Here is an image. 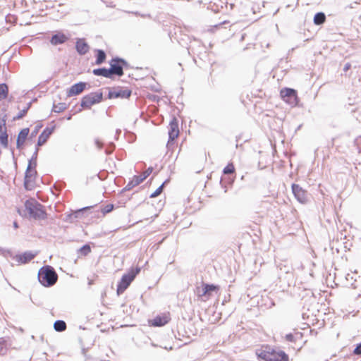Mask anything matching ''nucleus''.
Here are the masks:
<instances>
[{"label": "nucleus", "mask_w": 361, "mask_h": 361, "mask_svg": "<svg viewBox=\"0 0 361 361\" xmlns=\"http://www.w3.org/2000/svg\"><path fill=\"white\" fill-rule=\"evenodd\" d=\"M37 153H38V148H36L31 159L30 161H32V166L35 168L37 165Z\"/></svg>", "instance_id": "nucleus-33"}, {"label": "nucleus", "mask_w": 361, "mask_h": 361, "mask_svg": "<svg viewBox=\"0 0 361 361\" xmlns=\"http://www.w3.org/2000/svg\"><path fill=\"white\" fill-rule=\"evenodd\" d=\"M85 209H86V208H83V209H82V210H85ZM81 211H82V209H81V210H79L78 212H80Z\"/></svg>", "instance_id": "nucleus-47"}, {"label": "nucleus", "mask_w": 361, "mask_h": 361, "mask_svg": "<svg viewBox=\"0 0 361 361\" xmlns=\"http://www.w3.org/2000/svg\"><path fill=\"white\" fill-rule=\"evenodd\" d=\"M103 94L101 92H91L84 96L81 101L82 108L90 109L92 105L101 102Z\"/></svg>", "instance_id": "nucleus-6"}, {"label": "nucleus", "mask_w": 361, "mask_h": 361, "mask_svg": "<svg viewBox=\"0 0 361 361\" xmlns=\"http://www.w3.org/2000/svg\"><path fill=\"white\" fill-rule=\"evenodd\" d=\"M31 106V102H29L28 104H27V106L23 109H22L16 116L14 117V119H20L22 118H23L25 114H27V111L29 110V109L30 108Z\"/></svg>", "instance_id": "nucleus-27"}, {"label": "nucleus", "mask_w": 361, "mask_h": 361, "mask_svg": "<svg viewBox=\"0 0 361 361\" xmlns=\"http://www.w3.org/2000/svg\"><path fill=\"white\" fill-rule=\"evenodd\" d=\"M284 268H285V269H284V271H285L286 273H288V272H289V271H290V270H289V269H288H288H286V266H284Z\"/></svg>", "instance_id": "nucleus-43"}, {"label": "nucleus", "mask_w": 361, "mask_h": 361, "mask_svg": "<svg viewBox=\"0 0 361 361\" xmlns=\"http://www.w3.org/2000/svg\"><path fill=\"white\" fill-rule=\"evenodd\" d=\"M58 276L54 269L50 266L42 267L38 272V280L45 287L52 286L57 281Z\"/></svg>", "instance_id": "nucleus-1"}, {"label": "nucleus", "mask_w": 361, "mask_h": 361, "mask_svg": "<svg viewBox=\"0 0 361 361\" xmlns=\"http://www.w3.org/2000/svg\"><path fill=\"white\" fill-rule=\"evenodd\" d=\"M279 269H280L281 270H282V269H283V268H282V264H280V265L279 266Z\"/></svg>", "instance_id": "nucleus-45"}, {"label": "nucleus", "mask_w": 361, "mask_h": 361, "mask_svg": "<svg viewBox=\"0 0 361 361\" xmlns=\"http://www.w3.org/2000/svg\"><path fill=\"white\" fill-rule=\"evenodd\" d=\"M235 168L234 166L232 164H228L224 169V173L225 174H231L234 172Z\"/></svg>", "instance_id": "nucleus-30"}, {"label": "nucleus", "mask_w": 361, "mask_h": 361, "mask_svg": "<svg viewBox=\"0 0 361 361\" xmlns=\"http://www.w3.org/2000/svg\"><path fill=\"white\" fill-rule=\"evenodd\" d=\"M68 39V37L66 35L62 32H57L51 37L50 42L52 45L56 46L65 43Z\"/></svg>", "instance_id": "nucleus-17"}, {"label": "nucleus", "mask_w": 361, "mask_h": 361, "mask_svg": "<svg viewBox=\"0 0 361 361\" xmlns=\"http://www.w3.org/2000/svg\"><path fill=\"white\" fill-rule=\"evenodd\" d=\"M71 118V116H68V118H67L68 120H70Z\"/></svg>", "instance_id": "nucleus-46"}, {"label": "nucleus", "mask_w": 361, "mask_h": 361, "mask_svg": "<svg viewBox=\"0 0 361 361\" xmlns=\"http://www.w3.org/2000/svg\"><path fill=\"white\" fill-rule=\"evenodd\" d=\"M114 209V205L111 204H109L106 205L102 209V212L104 214L111 212Z\"/></svg>", "instance_id": "nucleus-34"}, {"label": "nucleus", "mask_w": 361, "mask_h": 361, "mask_svg": "<svg viewBox=\"0 0 361 361\" xmlns=\"http://www.w3.org/2000/svg\"><path fill=\"white\" fill-rule=\"evenodd\" d=\"M87 86V83L85 82H79L74 84L67 92V97H72L80 94Z\"/></svg>", "instance_id": "nucleus-13"}, {"label": "nucleus", "mask_w": 361, "mask_h": 361, "mask_svg": "<svg viewBox=\"0 0 361 361\" xmlns=\"http://www.w3.org/2000/svg\"><path fill=\"white\" fill-rule=\"evenodd\" d=\"M140 271V267H136L135 269H132L128 274H124L118 284L117 285V294L119 295L122 294L130 286L131 282L134 280L136 275Z\"/></svg>", "instance_id": "nucleus-4"}, {"label": "nucleus", "mask_w": 361, "mask_h": 361, "mask_svg": "<svg viewBox=\"0 0 361 361\" xmlns=\"http://www.w3.org/2000/svg\"><path fill=\"white\" fill-rule=\"evenodd\" d=\"M0 141L3 146L5 147L8 145V135L6 133H3V134L0 135Z\"/></svg>", "instance_id": "nucleus-31"}, {"label": "nucleus", "mask_w": 361, "mask_h": 361, "mask_svg": "<svg viewBox=\"0 0 361 361\" xmlns=\"http://www.w3.org/2000/svg\"><path fill=\"white\" fill-rule=\"evenodd\" d=\"M110 68H109L111 78L113 75L122 76L123 75V68L128 66V63L123 59L116 57L109 62Z\"/></svg>", "instance_id": "nucleus-5"}, {"label": "nucleus", "mask_w": 361, "mask_h": 361, "mask_svg": "<svg viewBox=\"0 0 361 361\" xmlns=\"http://www.w3.org/2000/svg\"><path fill=\"white\" fill-rule=\"evenodd\" d=\"M8 87L6 84H0V99H6L8 96Z\"/></svg>", "instance_id": "nucleus-25"}, {"label": "nucleus", "mask_w": 361, "mask_h": 361, "mask_svg": "<svg viewBox=\"0 0 361 361\" xmlns=\"http://www.w3.org/2000/svg\"><path fill=\"white\" fill-rule=\"evenodd\" d=\"M78 252L81 255L87 256L89 253H90L91 247L89 245L86 244V245H84L83 246H82L79 249Z\"/></svg>", "instance_id": "nucleus-29"}, {"label": "nucleus", "mask_w": 361, "mask_h": 361, "mask_svg": "<svg viewBox=\"0 0 361 361\" xmlns=\"http://www.w3.org/2000/svg\"><path fill=\"white\" fill-rule=\"evenodd\" d=\"M131 90L128 88H114L109 91L108 98L109 99H116V98H121L126 99L128 98L131 95Z\"/></svg>", "instance_id": "nucleus-10"}, {"label": "nucleus", "mask_w": 361, "mask_h": 361, "mask_svg": "<svg viewBox=\"0 0 361 361\" xmlns=\"http://www.w3.org/2000/svg\"><path fill=\"white\" fill-rule=\"evenodd\" d=\"M6 352V344L4 338H0V355H4Z\"/></svg>", "instance_id": "nucleus-32"}, {"label": "nucleus", "mask_w": 361, "mask_h": 361, "mask_svg": "<svg viewBox=\"0 0 361 361\" xmlns=\"http://www.w3.org/2000/svg\"><path fill=\"white\" fill-rule=\"evenodd\" d=\"M115 148V145L114 142H109L106 150H105V152L106 154H111L114 150V149Z\"/></svg>", "instance_id": "nucleus-35"}, {"label": "nucleus", "mask_w": 361, "mask_h": 361, "mask_svg": "<svg viewBox=\"0 0 361 361\" xmlns=\"http://www.w3.org/2000/svg\"><path fill=\"white\" fill-rule=\"evenodd\" d=\"M121 130L118 129L116 130V135H118L121 133Z\"/></svg>", "instance_id": "nucleus-44"}, {"label": "nucleus", "mask_w": 361, "mask_h": 361, "mask_svg": "<svg viewBox=\"0 0 361 361\" xmlns=\"http://www.w3.org/2000/svg\"><path fill=\"white\" fill-rule=\"evenodd\" d=\"M13 227L15 228H18V223L16 221L13 222Z\"/></svg>", "instance_id": "nucleus-42"}, {"label": "nucleus", "mask_w": 361, "mask_h": 361, "mask_svg": "<svg viewBox=\"0 0 361 361\" xmlns=\"http://www.w3.org/2000/svg\"><path fill=\"white\" fill-rule=\"evenodd\" d=\"M3 133H6V123L5 121H0V135L3 134Z\"/></svg>", "instance_id": "nucleus-36"}, {"label": "nucleus", "mask_w": 361, "mask_h": 361, "mask_svg": "<svg viewBox=\"0 0 361 361\" xmlns=\"http://www.w3.org/2000/svg\"><path fill=\"white\" fill-rule=\"evenodd\" d=\"M281 95L283 100L292 106L297 104L296 91L291 88H285L281 91Z\"/></svg>", "instance_id": "nucleus-9"}, {"label": "nucleus", "mask_w": 361, "mask_h": 361, "mask_svg": "<svg viewBox=\"0 0 361 361\" xmlns=\"http://www.w3.org/2000/svg\"><path fill=\"white\" fill-rule=\"evenodd\" d=\"M105 59H106L105 52L102 49H97V59H96L95 63L97 65H100L103 62H104Z\"/></svg>", "instance_id": "nucleus-24"}, {"label": "nucleus", "mask_w": 361, "mask_h": 361, "mask_svg": "<svg viewBox=\"0 0 361 361\" xmlns=\"http://www.w3.org/2000/svg\"><path fill=\"white\" fill-rule=\"evenodd\" d=\"M217 289V287L213 284H203L202 289L198 288V293L200 296L209 295L211 292Z\"/></svg>", "instance_id": "nucleus-19"}, {"label": "nucleus", "mask_w": 361, "mask_h": 361, "mask_svg": "<svg viewBox=\"0 0 361 361\" xmlns=\"http://www.w3.org/2000/svg\"><path fill=\"white\" fill-rule=\"evenodd\" d=\"M36 173L35 168L32 166V161H29L25 175L24 185L25 188L28 189L29 185L34 180Z\"/></svg>", "instance_id": "nucleus-11"}, {"label": "nucleus", "mask_w": 361, "mask_h": 361, "mask_svg": "<svg viewBox=\"0 0 361 361\" xmlns=\"http://www.w3.org/2000/svg\"><path fill=\"white\" fill-rule=\"evenodd\" d=\"M350 66H350V63H346V64L344 66L343 71H347L348 70H349V69H350Z\"/></svg>", "instance_id": "nucleus-40"}, {"label": "nucleus", "mask_w": 361, "mask_h": 361, "mask_svg": "<svg viewBox=\"0 0 361 361\" xmlns=\"http://www.w3.org/2000/svg\"><path fill=\"white\" fill-rule=\"evenodd\" d=\"M94 144L99 149H101L103 147V143L99 139L94 140Z\"/></svg>", "instance_id": "nucleus-39"}, {"label": "nucleus", "mask_w": 361, "mask_h": 361, "mask_svg": "<svg viewBox=\"0 0 361 361\" xmlns=\"http://www.w3.org/2000/svg\"><path fill=\"white\" fill-rule=\"evenodd\" d=\"M35 257V254L31 252H25L22 255H17L14 259L20 264H26Z\"/></svg>", "instance_id": "nucleus-16"}, {"label": "nucleus", "mask_w": 361, "mask_h": 361, "mask_svg": "<svg viewBox=\"0 0 361 361\" xmlns=\"http://www.w3.org/2000/svg\"><path fill=\"white\" fill-rule=\"evenodd\" d=\"M153 171V168L152 166L149 167L141 176H135L133 179L130 181L126 186L124 188V190H130L133 187L141 183L144 180H145Z\"/></svg>", "instance_id": "nucleus-7"}, {"label": "nucleus", "mask_w": 361, "mask_h": 361, "mask_svg": "<svg viewBox=\"0 0 361 361\" xmlns=\"http://www.w3.org/2000/svg\"><path fill=\"white\" fill-rule=\"evenodd\" d=\"M167 182H169V180H166L149 197L154 198L159 196L162 192L164 186Z\"/></svg>", "instance_id": "nucleus-28"}, {"label": "nucleus", "mask_w": 361, "mask_h": 361, "mask_svg": "<svg viewBox=\"0 0 361 361\" xmlns=\"http://www.w3.org/2000/svg\"><path fill=\"white\" fill-rule=\"evenodd\" d=\"M28 133H29L28 128H23L20 131L18 138H17V142H16L18 148H20L24 144V142L28 135Z\"/></svg>", "instance_id": "nucleus-20"}, {"label": "nucleus", "mask_w": 361, "mask_h": 361, "mask_svg": "<svg viewBox=\"0 0 361 361\" xmlns=\"http://www.w3.org/2000/svg\"><path fill=\"white\" fill-rule=\"evenodd\" d=\"M353 353L357 355H361V343L357 345L353 350Z\"/></svg>", "instance_id": "nucleus-37"}, {"label": "nucleus", "mask_w": 361, "mask_h": 361, "mask_svg": "<svg viewBox=\"0 0 361 361\" xmlns=\"http://www.w3.org/2000/svg\"><path fill=\"white\" fill-rule=\"evenodd\" d=\"M67 108L66 103H59L58 104H54L52 111L56 113H60L64 111Z\"/></svg>", "instance_id": "nucleus-26"}, {"label": "nucleus", "mask_w": 361, "mask_h": 361, "mask_svg": "<svg viewBox=\"0 0 361 361\" xmlns=\"http://www.w3.org/2000/svg\"><path fill=\"white\" fill-rule=\"evenodd\" d=\"M257 356L265 361H288V356L282 350H276L266 347L257 353Z\"/></svg>", "instance_id": "nucleus-2"}, {"label": "nucleus", "mask_w": 361, "mask_h": 361, "mask_svg": "<svg viewBox=\"0 0 361 361\" xmlns=\"http://www.w3.org/2000/svg\"><path fill=\"white\" fill-rule=\"evenodd\" d=\"M170 320V317L167 314L158 315L154 317L150 323L154 326H162L166 324Z\"/></svg>", "instance_id": "nucleus-15"}, {"label": "nucleus", "mask_w": 361, "mask_h": 361, "mask_svg": "<svg viewBox=\"0 0 361 361\" xmlns=\"http://www.w3.org/2000/svg\"><path fill=\"white\" fill-rule=\"evenodd\" d=\"M54 329L58 332H62L66 329V324L63 320H56L54 324Z\"/></svg>", "instance_id": "nucleus-23"}, {"label": "nucleus", "mask_w": 361, "mask_h": 361, "mask_svg": "<svg viewBox=\"0 0 361 361\" xmlns=\"http://www.w3.org/2000/svg\"><path fill=\"white\" fill-rule=\"evenodd\" d=\"M227 23H228V22H227L226 20H225V21L222 22V23H220V24L216 25V27H220L221 25H225V24H227Z\"/></svg>", "instance_id": "nucleus-41"}, {"label": "nucleus", "mask_w": 361, "mask_h": 361, "mask_svg": "<svg viewBox=\"0 0 361 361\" xmlns=\"http://www.w3.org/2000/svg\"><path fill=\"white\" fill-rule=\"evenodd\" d=\"M326 16L322 12L317 13L314 16V23L317 25H320L325 22Z\"/></svg>", "instance_id": "nucleus-22"}, {"label": "nucleus", "mask_w": 361, "mask_h": 361, "mask_svg": "<svg viewBox=\"0 0 361 361\" xmlns=\"http://www.w3.org/2000/svg\"><path fill=\"white\" fill-rule=\"evenodd\" d=\"M25 208L30 218L35 219H44L46 218L47 214L43 209V206L35 199L26 200Z\"/></svg>", "instance_id": "nucleus-3"}, {"label": "nucleus", "mask_w": 361, "mask_h": 361, "mask_svg": "<svg viewBox=\"0 0 361 361\" xmlns=\"http://www.w3.org/2000/svg\"><path fill=\"white\" fill-rule=\"evenodd\" d=\"M179 135L178 122L176 118H173L169 123V141L167 147L169 148L172 145V142L178 137Z\"/></svg>", "instance_id": "nucleus-8"}, {"label": "nucleus", "mask_w": 361, "mask_h": 361, "mask_svg": "<svg viewBox=\"0 0 361 361\" xmlns=\"http://www.w3.org/2000/svg\"><path fill=\"white\" fill-rule=\"evenodd\" d=\"M292 191L298 202L304 203L307 201L306 192L299 185L293 183L292 185Z\"/></svg>", "instance_id": "nucleus-12"}, {"label": "nucleus", "mask_w": 361, "mask_h": 361, "mask_svg": "<svg viewBox=\"0 0 361 361\" xmlns=\"http://www.w3.org/2000/svg\"><path fill=\"white\" fill-rule=\"evenodd\" d=\"M286 341H288L289 342H295V338L292 334H286Z\"/></svg>", "instance_id": "nucleus-38"}, {"label": "nucleus", "mask_w": 361, "mask_h": 361, "mask_svg": "<svg viewBox=\"0 0 361 361\" xmlns=\"http://www.w3.org/2000/svg\"><path fill=\"white\" fill-rule=\"evenodd\" d=\"M75 49L77 52L80 55H85L89 51L90 47L85 42V39L79 38L75 43Z\"/></svg>", "instance_id": "nucleus-14"}, {"label": "nucleus", "mask_w": 361, "mask_h": 361, "mask_svg": "<svg viewBox=\"0 0 361 361\" xmlns=\"http://www.w3.org/2000/svg\"><path fill=\"white\" fill-rule=\"evenodd\" d=\"M54 128H46L39 135L37 140V146L43 145L53 133Z\"/></svg>", "instance_id": "nucleus-18"}, {"label": "nucleus", "mask_w": 361, "mask_h": 361, "mask_svg": "<svg viewBox=\"0 0 361 361\" xmlns=\"http://www.w3.org/2000/svg\"><path fill=\"white\" fill-rule=\"evenodd\" d=\"M92 73L94 75L103 76L106 78H111L109 68H99L94 69Z\"/></svg>", "instance_id": "nucleus-21"}]
</instances>
